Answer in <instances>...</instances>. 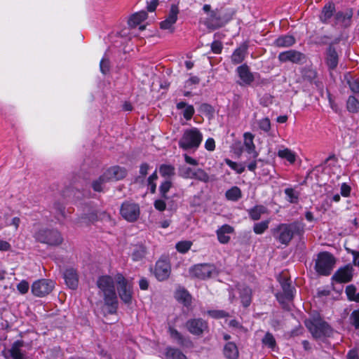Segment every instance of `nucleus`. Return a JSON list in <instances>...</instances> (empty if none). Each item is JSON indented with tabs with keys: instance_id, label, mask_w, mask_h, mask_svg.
<instances>
[{
	"instance_id": "nucleus-21",
	"label": "nucleus",
	"mask_w": 359,
	"mask_h": 359,
	"mask_svg": "<svg viewBox=\"0 0 359 359\" xmlns=\"http://www.w3.org/2000/svg\"><path fill=\"white\" fill-rule=\"evenodd\" d=\"M352 16L353 12L351 10L339 11L336 13L335 20L337 23H340L344 27H348L351 25Z\"/></svg>"
},
{
	"instance_id": "nucleus-38",
	"label": "nucleus",
	"mask_w": 359,
	"mask_h": 359,
	"mask_svg": "<svg viewBox=\"0 0 359 359\" xmlns=\"http://www.w3.org/2000/svg\"><path fill=\"white\" fill-rule=\"evenodd\" d=\"M166 359H187V357L180 350L168 348L165 353Z\"/></svg>"
},
{
	"instance_id": "nucleus-3",
	"label": "nucleus",
	"mask_w": 359,
	"mask_h": 359,
	"mask_svg": "<svg viewBox=\"0 0 359 359\" xmlns=\"http://www.w3.org/2000/svg\"><path fill=\"white\" fill-rule=\"evenodd\" d=\"M35 238L37 241L50 246L59 245L63 241L60 233L57 229L48 227L39 229L35 233Z\"/></svg>"
},
{
	"instance_id": "nucleus-8",
	"label": "nucleus",
	"mask_w": 359,
	"mask_h": 359,
	"mask_svg": "<svg viewBox=\"0 0 359 359\" xmlns=\"http://www.w3.org/2000/svg\"><path fill=\"white\" fill-rule=\"evenodd\" d=\"M279 283L283 292L276 293V297L281 304H284L285 301H292L293 299V288L291 287L290 280L285 277H280Z\"/></svg>"
},
{
	"instance_id": "nucleus-11",
	"label": "nucleus",
	"mask_w": 359,
	"mask_h": 359,
	"mask_svg": "<svg viewBox=\"0 0 359 359\" xmlns=\"http://www.w3.org/2000/svg\"><path fill=\"white\" fill-rule=\"evenodd\" d=\"M121 214L127 222H133L140 215L139 206L135 203H124L121 208Z\"/></svg>"
},
{
	"instance_id": "nucleus-64",
	"label": "nucleus",
	"mask_w": 359,
	"mask_h": 359,
	"mask_svg": "<svg viewBox=\"0 0 359 359\" xmlns=\"http://www.w3.org/2000/svg\"><path fill=\"white\" fill-rule=\"evenodd\" d=\"M341 193L344 196H348L350 193V187L346 184H343L341 187Z\"/></svg>"
},
{
	"instance_id": "nucleus-18",
	"label": "nucleus",
	"mask_w": 359,
	"mask_h": 359,
	"mask_svg": "<svg viewBox=\"0 0 359 359\" xmlns=\"http://www.w3.org/2000/svg\"><path fill=\"white\" fill-rule=\"evenodd\" d=\"M353 278L352 267L346 265L338 269L332 276V279L338 283H348Z\"/></svg>"
},
{
	"instance_id": "nucleus-55",
	"label": "nucleus",
	"mask_w": 359,
	"mask_h": 359,
	"mask_svg": "<svg viewBox=\"0 0 359 359\" xmlns=\"http://www.w3.org/2000/svg\"><path fill=\"white\" fill-rule=\"evenodd\" d=\"M209 313L214 318H224V317H228L229 316V313H226V311H209Z\"/></svg>"
},
{
	"instance_id": "nucleus-28",
	"label": "nucleus",
	"mask_w": 359,
	"mask_h": 359,
	"mask_svg": "<svg viewBox=\"0 0 359 359\" xmlns=\"http://www.w3.org/2000/svg\"><path fill=\"white\" fill-rule=\"evenodd\" d=\"M176 107L177 109H183V116L187 121L192 118L195 112L194 107L191 104H188L185 102H178Z\"/></svg>"
},
{
	"instance_id": "nucleus-1",
	"label": "nucleus",
	"mask_w": 359,
	"mask_h": 359,
	"mask_svg": "<svg viewBox=\"0 0 359 359\" xmlns=\"http://www.w3.org/2000/svg\"><path fill=\"white\" fill-rule=\"evenodd\" d=\"M97 286L104 295V304L102 308L104 316L116 313L118 307V299L113 278L109 276H101L97 280Z\"/></svg>"
},
{
	"instance_id": "nucleus-51",
	"label": "nucleus",
	"mask_w": 359,
	"mask_h": 359,
	"mask_svg": "<svg viewBox=\"0 0 359 359\" xmlns=\"http://www.w3.org/2000/svg\"><path fill=\"white\" fill-rule=\"evenodd\" d=\"M355 292L356 288L353 285H350L346 287V293L349 300H353V298H354L356 295Z\"/></svg>"
},
{
	"instance_id": "nucleus-10",
	"label": "nucleus",
	"mask_w": 359,
	"mask_h": 359,
	"mask_svg": "<svg viewBox=\"0 0 359 359\" xmlns=\"http://www.w3.org/2000/svg\"><path fill=\"white\" fill-rule=\"evenodd\" d=\"M215 271L212 265L208 264H201L194 266L190 269L189 272L191 276L199 279H205L210 278Z\"/></svg>"
},
{
	"instance_id": "nucleus-40",
	"label": "nucleus",
	"mask_w": 359,
	"mask_h": 359,
	"mask_svg": "<svg viewBox=\"0 0 359 359\" xmlns=\"http://www.w3.org/2000/svg\"><path fill=\"white\" fill-rule=\"evenodd\" d=\"M241 302L245 307L250 305L251 302V290L249 287H243L241 292Z\"/></svg>"
},
{
	"instance_id": "nucleus-2",
	"label": "nucleus",
	"mask_w": 359,
	"mask_h": 359,
	"mask_svg": "<svg viewBox=\"0 0 359 359\" xmlns=\"http://www.w3.org/2000/svg\"><path fill=\"white\" fill-rule=\"evenodd\" d=\"M203 140V135L196 128L184 130L179 141V147L184 149H196Z\"/></svg>"
},
{
	"instance_id": "nucleus-22",
	"label": "nucleus",
	"mask_w": 359,
	"mask_h": 359,
	"mask_svg": "<svg viewBox=\"0 0 359 359\" xmlns=\"http://www.w3.org/2000/svg\"><path fill=\"white\" fill-rule=\"evenodd\" d=\"M339 57L336 50L330 46L327 50L326 63L330 69H334L338 65Z\"/></svg>"
},
{
	"instance_id": "nucleus-47",
	"label": "nucleus",
	"mask_w": 359,
	"mask_h": 359,
	"mask_svg": "<svg viewBox=\"0 0 359 359\" xmlns=\"http://www.w3.org/2000/svg\"><path fill=\"white\" fill-rule=\"evenodd\" d=\"M171 187H172V182L170 180H165L160 185V187H159L160 194L163 198H165V199L168 198V197L167 196V193L170 189Z\"/></svg>"
},
{
	"instance_id": "nucleus-35",
	"label": "nucleus",
	"mask_w": 359,
	"mask_h": 359,
	"mask_svg": "<svg viewBox=\"0 0 359 359\" xmlns=\"http://www.w3.org/2000/svg\"><path fill=\"white\" fill-rule=\"evenodd\" d=\"M225 196L229 201H237L242 197L241 190L238 187L234 186L226 191Z\"/></svg>"
},
{
	"instance_id": "nucleus-19",
	"label": "nucleus",
	"mask_w": 359,
	"mask_h": 359,
	"mask_svg": "<svg viewBox=\"0 0 359 359\" xmlns=\"http://www.w3.org/2000/svg\"><path fill=\"white\" fill-rule=\"evenodd\" d=\"M63 278L66 285L72 290H75L78 287L79 276L76 271L73 268L65 269L63 273Z\"/></svg>"
},
{
	"instance_id": "nucleus-31",
	"label": "nucleus",
	"mask_w": 359,
	"mask_h": 359,
	"mask_svg": "<svg viewBox=\"0 0 359 359\" xmlns=\"http://www.w3.org/2000/svg\"><path fill=\"white\" fill-rule=\"evenodd\" d=\"M294 43V38L290 35L281 36L274 41V44L277 47H289L292 46Z\"/></svg>"
},
{
	"instance_id": "nucleus-43",
	"label": "nucleus",
	"mask_w": 359,
	"mask_h": 359,
	"mask_svg": "<svg viewBox=\"0 0 359 359\" xmlns=\"http://www.w3.org/2000/svg\"><path fill=\"white\" fill-rule=\"evenodd\" d=\"M147 250L142 245H137L135 248V251L133 253V257L134 261H140L143 259L146 255Z\"/></svg>"
},
{
	"instance_id": "nucleus-54",
	"label": "nucleus",
	"mask_w": 359,
	"mask_h": 359,
	"mask_svg": "<svg viewBox=\"0 0 359 359\" xmlns=\"http://www.w3.org/2000/svg\"><path fill=\"white\" fill-rule=\"evenodd\" d=\"M17 288L21 294H25L28 292L29 283L26 280H22L18 284Z\"/></svg>"
},
{
	"instance_id": "nucleus-4",
	"label": "nucleus",
	"mask_w": 359,
	"mask_h": 359,
	"mask_svg": "<svg viewBox=\"0 0 359 359\" xmlns=\"http://www.w3.org/2000/svg\"><path fill=\"white\" fill-rule=\"evenodd\" d=\"M334 264L335 259L332 254L328 252H320L316 260L315 269L320 275L328 276L330 274Z\"/></svg>"
},
{
	"instance_id": "nucleus-14",
	"label": "nucleus",
	"mask_w": 359,
	"mask_h": 359,
	"mask_svg": "<svg viewBox=\"0 0 359 359\" xmlns=\"http://www.w3.org/2000/svg\"><path fill=\"white\" fill-rule=\"evenodd\" d=\"M236 72L240 79L238 84L241 86H250L255 81L254 74L250 72L249 67L244 64L237 67Z\"/></svg>"
},
{
	"instance_id": "nucleus-62",
	"label": "nucleus",
	"mask_w": 359,
	"mask_h": 359,
	"mask_svg": "<svg viewBox=\"0 0 359 359\" xmlns=\"http://www.w3.org/2000/svg\"><path fill=\"white\" fill-rule=\"evenodd\" d=\"M184 161L187 163L192 165H198V161L195 158L188 156L187 154H184Z\"/></svg>"
},
{
	"instance_id": "nucleus-57",
	"label": "nucleus",
	"mask_w": 359,
	"mask_h": 359,
	"mask_svg": "<svg viewBox=\"0 0 359 359\" xmlns=\"http://www.w3.org/2000/svg\"><path fill=\"white\" fill-rule=\"evenodd\" d=\"M100 71L103 74H106L109 70V60L106 58H102L100 64Z\"/></svg>"
},
{
	"instance_id": "nucleus-25",
	"label": "nucleus",
	"mask_w": 359,
	"mask_h": 359,
	"mask_svg": "<svg viewBox=\"0 0 359 359\" xmlns=\"http://www.w3.org/2000/svg\"><path fill=\"white\" fill-rule=\"evenodd\" d=\"M205 24L208 28L216 29L222 25L220 17L215 11L210 12L208 18L206 20Z\"/></svg>"
},
{
	"instance_id": "nucleus-33",
	"label": "nucleus",
	"mask_w": 359,
	"mask_h": 359,
	"mask_svg": "<svg viewBox=\"0 0 359 359\" xmlns=\"http://www.w3.org/2000/svg\"><path fill=\"white\" fill-rule=\"evenodd\" d=\"M175 298L182 303L184 304V306H188L191 304V297L189 293L184 290H178L175 294Z\"/></svg>"
},
{
	"instance_id": "nucleus-27",
	"label": "nucleus",
	"mask_w": 359,
	"mask_h": 359,
	"mask_svg": "<svg viewBox=\"0 0 359 359\" xmlns=\"http://www.w3.org/2000/svg\"><path fill=\"white\" fill-rule=\"evenodd\" d=\"M247 52V46L243 45L236 48L232 55H231V61L233 64H239L242 62L245 57Z\"/></svg>"
},
{
	"instance_id": "nucleus-52",
	"label": "nucleus",
	"mask_w": 359,
	"mask_h": 359,
	"mask_svg": "<svg viewBox=\"0 0 359 359\" xmlns=\"http://www.w3.org/2000/svg\"><path fill=\"white\" fill-rule=\"evenodd\" d=\"M222 48V43L219 41H214L211 44V50L215 54L220 53Z\"/></svg>"
},
{
	"instance_id": "nucleus-48",
	"label": "nucleus",
	"mask_w": 359,
	"mask_h": 359,
	"mask_svg": "<svg viewBox=\"0 0 359 359\" xmlns=\"http://www.w3.org/2000/svg\"><path fill=\"white\" fill-rule=\"evenodd\" d=\"M257 123L259 128L265 133H267L271 130V122L268 118H263L260 120H258Z\"/></svg>"
},
{
	"instance_id": "nucleus-53",
	"label": "nucleus",
	"mask_w": 359,
	"mask_h": 359,
	"mask_svg": "<svg viewBox=\"0 0 359 359\" xmlns=\"http://www.w3.org/2000/svg\"><path fill=\"white\" fill-rule=\"evenodd\" d=\"M351 319L352 320V324L356 329L359 328V309L355 310L351 314Z\"/></svg>"
},
{
	"instance_id": "nucleus-24",
	"label": "nucleus",
	"mask_w": 359,
	"mask_h": 359,
	"mask_svg": "<svg viewBox=\"0 0 359 359\" xmlns=\"http://www.w3.org/2000/svg\"><path fill=\"white\" fill-rule=\"evenodd\" d=\"M224 355L227 359H237L239 355L236 345L233 342H228L224 347Z\"/></svg>"
},
{
	"instance_id": "nucleus-17",
	"label": "nucleus",
	"mask_w": 359,
	"mask_h": 359,
	"mask_svg": "<svg viewBox=\"0 0 359 359\" xmlns=\"http://www.w3.org/2000/svg\"><path fill=\"white\" fill-rule=\"evenodd\" d=\"M179 13L178 8L176 5H172L168 17L165 20L161 22V28L163 29H169L171 32H173V25L177 20V15Z\"/></svg>"
},
{
	"instance_id": "nucleus-30",
	"label": "nucleus",
	"mask_w": 359,
	"mask_h": 359,
	"mask_svg": "<svg viewBox=\"0 0 359 359\" xmlns=\"http://www.w3.org/2000/svg\"><path fill=\"white\" fill-rule=\"evenodd\" d=\"M23 341L20 340H18L13 344L10 350V353L13 359H25V356L20 351V347L23 346Z\"/></svg>"
},
{
	"instance_id": "nucleus-13",
	"label": "nucleus",
	"mask_w": 359,
	"mask_h": 359,
	"mask_svg": "<svg viewBox=\"0 0 359 359\" xmlns=\"http://www.w3.org/2000/svg\"><path fill=\"white\" fill-rule=\"evenodd\" d=\"M171 267L170 263L165 259H159L154 269V275L156 278L163 281L168 279L170 275Z\"/></svg>"
},
{
	"instance_id": "nucleus-39",
	"label": "nucleus",
	"mask_w": 359,
	"mask_h": 359,
	"mask_svg": "<svg viewBox=\"0 0 359 359\" xmlns=\"http://www.w3.org/2000/svg\"><path fill=\"white\" fill-rule=\"evenodd\" d=\"M278 156L280 158H285L290 163H294L296 160L295 154L289 149H284L282 150H279L278 152Z\"/></svg>"
},
{
	"instance_id": "nucleus-37",
	"label": "nucleus",
	"mask_w": 359,
	"mask_h": 359,
	"mask_svg": "<svg viewBox=\"0 0 359 359\" xmlns=\"http://www.w3.org/2000/svg\"><path fill=\"white\" fill-rule=\"evenodd\" d=\"M334 10L335 9H334V4H328L325 5L322 11V13L320 15V20L323 22H326L333 15Z\"/></svg>"
},
{
	"instance_id": "nucleus-16",
	"label": "nucleus",
	"mask_w": 359,
	"mask_h": 359,
	"mask_svg": "<svg viewBox=\"0 0 359 359\" xmlns=\"http://www.w3.org/2000/svg\"><path fill=\"white\" fill-rule=\"evenodd\" d=\"M126 175V170L120 166H112L108 168L104 173L103 177L106 181H116L124 178Z\"/></svg>"
},
{
	"instance_id": "nucleus-7",
	"label": "nucleus",
	"mask_w": 359,
	"mask_h": 359,
	"mask_svg": "<svg viewBox=\"0 0 359 359\" xmlns=\"http://www.w3.org/2000/svg\"><path fill=\"white\" fill-rule=\"evenodd\" d=\"M55 283L49 279H41L35 281L32 285V292L37 297H44L52 292Z\"/></svg>"
},
{
	"instance_id": "nucleus-9",
	"label": "nucleus",
	"mask_w": 359,
	"mask_h": 359,
	"mask_svg": "<svg viewBox=\"0 0 359 359\" xmlns=\"http://www.w3.org/2000/svg\"><path fill=\"white\" fill-rule=\"evenodd\" d=\"M185 327L194 335L201 336L208 329V323L202 318H192L186 322Z\"/></svg>"
},
{
	"instance_id": "nucleus-56",
	"label": "nucleus",
	"mask_w": 359,
	"mask_h": 359,
	"mask_svg": "<svg viewBox=\"0 0 359 359\" xmlns=\"http://www.w3.org/2000/svg\"><path fill=\"white\" fill-rule=\"evenodd\" d=\"M205 148L210 151H214L215 149V142L213 138H208L205 142Z\"/></svg>"
},
{
	"instance_id": "nucleus-60",
	"label": "nucleus",
	"mask_w": 359,
	"mask_h": 359,
	"mask_svg": "<svg viewBox=\"0 0 359 359\" xmlns=\"http://www.w3.org/2000/svg\"><path fill=\"white\" fill-rule=\"evenodd\" d=\"M154 207L156 209L163 211L165 209L166 205L164 201L163 200H156L154 202Z\"/></svg>"
},
{
	"instance_id": "nucleus-42",
	"label": "nucleus",
	"mask_w": 359,
	"mask_h": 359,
	"mask_svg": "<svg viewBox=\"0 0 359 359\" xmlns=\"http://www.w3.org/2000/svg\"><path fill=\"white\" fill-rule=\"evenodd\" d=\"M195 169L187 166H181L179 168L180 175L184 179H193Z\"/></svg>"
},
{
	"instance_id": "nucleus-41",
	"label": "nucleus",
	"mask_w": 359,
	"mask_h": 359,
	"mask_svg": "<svg viewBox=\"0 0 359 359\" xmlns=\"http://www.w3.org/2000/svg\"><path fill=\"white\" fill-rule=\"evenodd\" d=\"M203 182H208L210 177L208 174L202 168H196L194 171V178Z\"/></svg>"
},
{
	"instance_id": "nucleus-50",
	"label": "nucleus",
	"mask_w": 359,
	"mask_h": 359,
	"mask_svg": "<svg viewBox=\"0 0 359 359\" xmlns=\"http://www.w3.org/2000/svg\"><path fill=\"white\" fill-rule=\"evenodd\" d=\"M106 177H103V175L93 183V188L95 191H101L103 189V185L107 182Z\"/></svg>"
},
{
	"instance_id": "nucleus-29",
	"label": "nucleus",
	"mask_w": 359,
	"mask_h": 359,
	"mask_svg": "<svg viewBox=\"0 0 359 359\" xmlns=\"http://www.w3.org/2000/svg\"><path fill=\"white\" fill-rule=\"evenodd\" d=\"M147 18V13L146 11H140L135 13L128 20V25L131 27L139 25L142 21Z\"/></svg>"
},
{
	"instance_id": "nucleus-49",
	"label": "nucleus",
	"mask_w": 359,
	"mask_h": 359,
	"mask_svg": "<svg viewBox=\"0 0 359 359\" xmlns=\"http://www.w3.org/2000/svg\"><path fill=\"white\" fill-rule=\"evenodd\" d=\"M262 343L271 348H274L276 344L275 338L273 334L269 332L265 334L264 337L262 339Z\"/></svg>"
},
{
	"instance_id": "nucleus-45",
	"label": "nucleus",
	"mask_w": 359,
	"mask_h": 359,
	"mask_svg": "<svg viewBox=\"0 0 359 359\" xmlns=\"http://www.w3.org/2000/svg\"><path fill=\"white\" fill-rule=\"evenodd\" d=\"M347 109L351 112H357L359 109V102L353 97L350 96L347 100Z\"/></svg>"
},
{
	"instance_id": "nucleus-59",
	"label": "nucleus",
	"mask_w": 359,
	"mask_h": 359,
	"mask_svg": "<svg viewBox=\"0 0 359 359\" xmlns=\"http://www.w3.org/2000/svg\"><path fill=\"white\" fill-rule=\"evenodd\" d=\"M351 90L354 93H359V81L352 80L348 81Z\"/></svg>"
},
{
	"instance_id": "nucleus-15",
	"label": "nucleus",
	"mask_w": 359,
	"mask_h": 359,
	"mask_svg": "<svg viewBox=\"0 0 359 359\" xmlns=\"http://www.w3.org/2000/svg\"><path fill=\"white\" fill-rule=\"evenodd\" d=\"M274 236L283 244H288L293 237V230L292 226H278L273 230Z\"/></svg>"
},
{
	"instance_id": "nucleus-23",
	"label": "nucleus",
	"mask_w": 359,
	"mask_h": 359,
	"mask_svg": "<svg viewBox=\"0 0 359 359\" xmlns=\"http://www.w3.org/2000/svg\"><path fill=\"white\" fill-rule=\"evenodd\" d=\"M233 232V228L231 226H221L217 231L218 240L221 243H227L230 237L227 235Z\"/></svg>"
},
{
	"instance_id": "nucleus-20",
	"label": "nucleus",
	"mask_w": 359,
	"mask_h": 359,
	"mask_svg": "<svg viewBox=\"0 0 359 359\" xmlns=\"http://www.w3.org/2000/svg\"><path fill=\"white\" fill-rule=\"evenodd\" d=\"M253 140L254 135L251 133L247 132L243 134V144L245 151L248 154L252 155V158H256L258 156V153L255 150Z\"/></svg>"
},
{
	"instance_id": "nucleus-12",
	"label": "nucleus",
	"mask_w": 359,
	"mask_h": 359,
	"mask_svg": "<svg viewBox=\"0 0 359 359\" xmlns=\"http://www.w3.org/2000/svg\"><path fill=\"white\" fill-rule=\"evenodd\" d=\"M278 57L281 62H290L296 64L303 63L306 58L304 54L295 50L281 52Z\"/></svg>"
},
{
	"instance_id": "nucleus-26",
	"label": "nucleus",
	"mask_w": 359,
	"mask_h": 359,
	"mask_svg": "<svg viewBox=\"0 0 359 359\" xmlns=\"http://www.w3.org/2000/svg\"><path fill=\"white\" fill-rule=\"evenodd\" d=\"M169 332L171 337L175 339L180 346L186 347L191 346V341L189 339L184 338L177 330L170 327Z\"/></svg>"
},
{
	"instance_id": "nucleus-58",
	"label": "nucleus",
	"mask_w": 359,
	"mask_h": 359,
	"mask_svg": "<svg viewBox=\"0 0 359 359\" xmlns=\"http://www.w3.org/2000/svg\"><path fill=\"white\" fill-rule=\"evenodd\" d=\"M97 217V216L96 215L92 213L88 216H85V217H82V220L81 221V222H83V223L95 222L98 221Z\"/></svg>"
},
{
	"instance_id": "nucleus-36",
	"label": "nucleus",
	"mask_w": 359,
	"mask_h": 359,
	"mask_svg": "<svg viewBox=\"0 0 359 359\" xmlns=\"http://www.w3.org/2000/svg\"><path fill=\"white\" fill-rule=\"evenodd\" d=\"M285 199L291 203H297L299 201V193L293 188H287L284 191Z\"/></svg>"
},
{
	"instance_id": "nucleus-46",
	"label": "nucleus",
	"mask_w": 359,
	"mask_h": 359,
	"mask_svg": "<svg viewBox=\"0 0 359 359\" xmlns=\"http://www.w3.org/2000/svg\"><path fill=\"white\" fill-rule=\"evenodd\" d=\"M192 245V242L190 241H180L176 244V249L180 253H186L189 251Z\"/></svg>"
},
{
	"instance_id": "nucleus-6",
	"label": "nucleus",
	"mask_w": 359,
	"mask_h": 359,
	"mask_svg": "<svg viewBox=\"0 0 359 359\" xmlns=\"http://www.w3.org/2000/svg\"><path fill=\"white\" fill-rule=\"evenodd\" d=\"M117 290L121 299L126 304H130L132 301V288L127 280L121 273L116 276Z\"/></svg>"
},
{
	"instance_id": "nucleus-44",
	"label": "nucleus",
	"mask_w": 359,
	"mask_h": 359,
	"mask_svg": "<svg viewBox=\"0 0 359 359\" xmlns=\"http://www.w3.org/2000/svg\"><path fill=\"white\" fill-rule=\"evenodd\" d=\"M225 163L229 167L235 170L238 174H241L245 169V166L243 164L232 161L230 159H226Z\"/></svg>"
},
{
	"instance_id": "nucleus-32",
	"label": "nucleus",
	"mask_w": 359,
	"mask_h": 359,
	"mask_svg": "<svg viewBox=\"0 0 359 359\" xmlns=\"http://www.w3.org/2000/svg\"><path fill=\"white\" fill-rule=\"evenodd\" d=\"M159 172L163 177L170 180V179L175 175V167L172 165L162 164L159 167Z\"/></svg>"
},
{
	"instance_id": "nucleus-63",
	"label": "nucleus",
	"mask_w": 359,
	"mask_h": 359,
	"mask_svg": "<svg viewBox=\"0 0 359 359\" xmlns=\"http://www.w3.org/2000/svg\"><path fill=\"white\" fill-rule=\"evenodd\" d=\"M139 285L141 290H147L149 287V282L145 278H142L139 282Z\"/></svg>"
},
{
	"instance_id": "nucleus-5",
	"label": "nucleus",
	"mask_w": 359,
	"mask_h": 359,
	"mask_svg": "<svg viewBox=\"0 0 359 359\" xmlns=\"http://www.w3.org/2000/svg\"><path fill=\"white\" fill-rule=\"evenodd\" d=\"M305 324L313 337L316 339L330 337L332 333L331 327L321 320H308L305 322Z\"/></svg>"
},
{
	"instance_id": "nucleus-34",
	"label": "nucleus",
	"mask_w": 359,
	"mask_h": 359,
	"mask_svg": "<svg viewBox=\"0 0 359 359\" xmlns=\"http://www.w3.org/2000/svg\"><path fill=\"white\" fill-rule=\"evenodd\" d=\"M249 215L254 220H258L261 216L267 212V209L262 205H256L249 210Z\"/></svg>"
},
{
	"instance_id": "nucleus-61",
	"label": "nucleus",
	"mask_w": 359,
	"mask_h": 359,
	"mask_svg": "<svg viewBox=\"0 0 359 359\" xmlns=\"http://www.w3.org/2000/svg\"><path fill=\"white\" fill-rule=\"evenodd\" d=\"M158 4V0H150L147 3V10L150 12H153L156 8Z\"/></svg>"
}]
</instances>
